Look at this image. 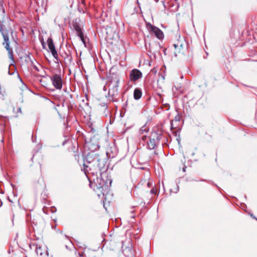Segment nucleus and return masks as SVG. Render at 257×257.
Returning a JSON list of instances; mask_svg holds the SVG:
<instances>
[{
  "instance_id": "1",
  "label": "nucleus",
  "mask_w": 257,
  "mask_h": 257,
  "mask_svg": "<svg viewBox=\"0 0 257 257\" xmlns=\"http://www.w3.org/2000/svg\"><path fill=\"white\" fill-rule=\"evenodd\" d=\"M162 135L160 133L153 132L150 136L143 135L141 137L142 141L147 143V148L150 150L155 148L159 141L161 139Z\"/></svg>"
},
{
  "instance_id": "2",
  "label": "nucleus",
  "mask_w": 257,
  "mask_h": 257,
  "mask_svg": "<svg viewBox=\"0 0 257 257\" xmlns=\"http://www.w3.org/2000/svg\"><path fill=\"white\" fill-rule=\"evenodd\" d=\"M30 247L32 249H35L36 253L40 256L45 257L48 254L47 247L42 239H38L33 242Z\"/></svg>"
},
{
  "instance_id": "3",
  "label": "nucleus",
  "mask_w": 257,
  "mask_h": 257,
  "mask_svg": "<svg viewBox=\"0 0 257 257\" xmlns=\"http://www.w3.org/2000/svg\"><path fill=\"white\" fill-rule=\"evenodd\" d=\"M93 181L94 190L97 192L98 196L100 197V194L99 193L104 195L108 190V186L106 185L104 180L100 177H97Z\"/></svg>"
},
{
  "instance_id": "4",
  "label": "nucleus",
  "mask_w": 257,
  "mask_h": 257,
  "mask_svg": "<svg viewBox=\"0 0 257 257\" xmlns=\"http://www.w3.org/2000/svg\"><path fill=\"white\" fill-rule=\"evenodd\" d=\"M122 249L124 255L130 256L133 254V244L131 239H126L122 242Z\"/></svg>"
},
{
  "instance_id": "5",
  "label": "nucleus",
  "mask_w": 257,
  "mask_h": 257,
  "mask_svg": "<svg viewBox=\"0 0 257 257\" xmlns=\"http://www.w3.org/2000/svg\"><path fill=\"white\" fill-rule=\"evenodd\" d=\"M146 27L148 31L151 34H154L159 39H162L164 37V34L163 32L158 28L151 25L150 23H147Z\"/></svg>"
},
{
  "instance_id": "6",
  "label": "nucleus",
  "mask_w": 257,
  "mask_h": 257,
  "mask_svg": "<svg viewBox=\"0 0 257 257\" xmlns=\"http://www.w3.org/2000/svg\"><path fill=\"white\" fill-rule=\"evenodd\" d=\"M53 85L57 89H61L62 87V80L61 76L55 74L50 77Z\"/></svg>"
},
{
  "instance_id": "7",
  "label": "nucleus",
  "mask_w": 257,
  "mask_h": 257,
  "mask_svg": "<svg viewBox=\"0 0 257 257\" xmlns=\"http://www.w3.org/2000/svg\"><path fill=\"white\" fill-rule=\"evenodd\" d=\"M47 44L49 47V50H50L53 56L55 58L57 59L58 58V53L57 51L55 49V47L53 41V40L51 38H49L47 40Z\"/></svg>"
},
{
  "instance_id": "8",
  "label": "nucleus",
  "mask_w": 257,
  "mask_h": 257,
  "mask_svg": "<svg viewBox=\"0 0 257 257\" xmlns=\"http://www.w3.org/2000/svg\"><path fill=\"white\" fill-rule=\"evenodd\" d=\"M142 76L141 72L138 69H133L130 74V79L132 81H136L141 78Z\"/></svg>"
},
{
  "instance_id": "9",
  "label": "nucleus",
  "mask_w": 257,
  "mask_h": 257,
  "mask_svg": "<svg viewBox=\"0 0 257 257\" xmlns=\"http://www.w3.org/2000/svg\"><path fill=\"white\" fill-rule=\"evenodd\" d=\"M73 26L75 31L77 32L78 36L80 38L82 41L84 42V38L81 28L77 24H74Z\"/></svg>"
},
{
  "instance_id": "10",
  "label": "nucleus",
  "mask_w": 257,
  "mask_h": 257,
  "mask_svg": "<svg viewBox=\"0 0 257 257\" xmlns=\"http://www.w3.org/2000/svg\"><path fill=\"white\" fill-rule=\"evenodd\" d=\"M134 96L135 99H139L141 97L142 91L140 89L136 88L135 89Z\"/></svg>"
},
{
  "instance_id": "11",
  "label": "nucleus",
  "mask_w": 257,
  "mask_h": 257,
  "mask_svg": "<svg viewBox=\"0 0 257 257\" xmlns=\"http://www.w3.org/2000/svg\"><path fill=\"white\" fill-rule=\"evenodd\" d=\"M4 45H5V48L8 51L10 58H12L13 51H12V50L10 47L9 43L8 42H7V43H4Z\"/></svg>"
},
{
  "instance_id": "12",
  "label": "nucleus",
  "mask_w": 257,
  "mask_h": 257,
  "mask_svg": "<svg viewBox=\"0 0 257 257\" xmlns=\"http://www.w3.org/2000/svg\"><path fill=\"white\" fill-rule=\"evenodd\" d=\"M148 131L149 128L147 126H143L140 130V134L143 136V135H144V134L147 133Z\"/></svg>"
},
{
  "instance_id": "13",
  "label": "nucleus",
  "mask_w": 257,
  "mask_h": 257,
  "mask_svg": "<svg viewBox=\"0 0 257 257\" xmlns=\"http://www.w3.org/2000/svg\"><path fill=\"white\" fill-rule=\"evenodd\" d=\"M41 44H42V45L43 46V48H45V42L44 41L43 39H42L41 40Z\"/></svg>"
},
{
  "instance_id": "14",
  "label": "nucleus",
  "mask_w": 257,
  "mask_h": 257,
  "mask_svg": "<svg viewBox=\"0 0 257 257\" xmlns=\"http://www.w3.org/2000/svg\"><path fill=\"white\" fill-rule=\"evenodd\" d=\"M4 40H5L4 43H7V42H9V38L8 36L4 35Z\"/></svg>"
},
{
  "instance_id": "15",
  "label": "nucleus",
  "mask_w": 257,
  "mask_h": 257,
  "mask_svg": "<svg viewBox=\"0 0 257 257\" xmlns=\"http://www.w3.org/2000/svg\"><path fill=\"white\" fill-rule=\"evenodd\" d=\"M179 120V116L175 117V120L178 121Z\"/></svg>"
},
{
  "instance_id": "16",
  "label": "nucleus",
  "mask_w": 257,
  "mask_h": 257,
  "mask_svg": "<svg viewBox=\"0 0 257 257\" xmlns=\"http://www.w3.org/2000/svg\"><path fill=\"white\" fill-rule=\"evenodd\" d=\"M250 216H251V217H252V218H254L255 220H257V218H256L254 216H253L252 214H251V215H250Z\"/></svg>"
},
{
  "instance_id": "17",
  "label": "nucleus",
  "mask_w": 257,
  "mask_h": 257,
  "mask_svg": "<svg viewBox=\"0 0 257 257\" xmlns=\"http://www.w3.org/2000/svg\"><path fill=\"white\" fill-rule=\"evenodd\" d=\"M151 192H152V193H155V190H154V189H152V190H151Z\"/></svg>"
},
{
  "instance_id": "18",
  "label": "nucleus",
  "mask_w": 257,
  "mask_h": 257,
  "mask_svg": "<svg viewBox=\"0 0 257 257\" xmlns=\"http://www.w3.org/2000/svg\"><path fill=\"white\" fill-rule=\"evenodd\" d=\"M162 78H163V79H165V77H164V76H162Z\"/></svg>"
}]
</instances>
